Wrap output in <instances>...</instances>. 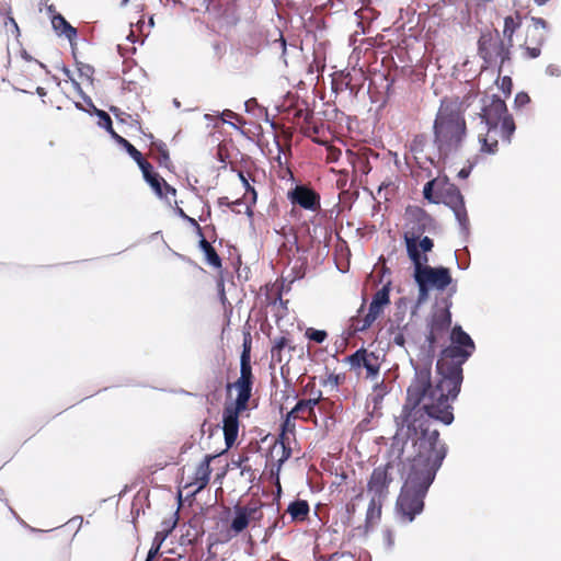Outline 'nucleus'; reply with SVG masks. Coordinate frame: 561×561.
Wrapping results in <instances>:
<instances>
[{
	"mask_svg": "<svg viewBox=\"0 0 561 561\" xmlns=\"http://www.w3.org/2000/svg\"><path fill=\"white\" fill-rule=\"evenodd\" d=\"M396 437L410 440L415 450L414 457L404 466L405 479L396 504L399 519L411 523L423 512L424 499L447 449L439 440L438 431L432 428V422L421 411L403 414Z\"/></svg>",
	"mask_w": 561,
	"mask_h": 561,
	"instance_id": "nucleus-2",
	"label": "nucleus"
},
{
	"mask_svg": "<svg viewBox=\"0 0 561 561\" xmlns=\"http://www.w3.org/2000/svg\"><path fill=\"white\" fill-rule=\"evenodd\" d=\"M290 198L293 203L298 204L300 207L308 210L314 211L320 207L318 194L305 186H297L290 193Z\"/></svg>",
	"mask_w": 561,
	"mask_h": 561,
	"instance_id": "nucleus-12",
	"label": "nucleus"
},
{
	"mask_svg": "<svg viewBox=\"0 0 561 561\" xmlns=\"http://www.w3.org/2000/svg\"><path fill=\"white\" fill-rule=\"evenodd\" d=\"M265 507L266 505L260 502H252L245 505H236L233 507V516L228 529L230 537L240 535L249 526H260L261 520L264 517L263 510Z\"/></svg>",
	"mask_w": 561,
	"mask_h": 561,
	"instance_id": "nucleus-8",
	"label": "nucleus"
},
{
	"mask_svg": "<svg viewBox=\"0 0 561 561\" xmlns=\"http://www.w3.org/2000/svg\"><path fill=\"white\" fill-rule=\"evenodd\" d=\"M173 528H174V525H171L170 529H168L167 531L170 533L171 530H173Z\"/></svg>",
	"mask_w": 561,
	"mask_h": 561,
	"instance_id": "nucleus-61",
	"label": "nucleus"
},
{
	"mask_svg": "<svg viewBox=\"0 0 561 561\" xmlns=\"http://www.w3.org/2000/svg\"><path fill=\"white\" fill-rule=\"evenodd\" d=\"M476 350L474 342L460 325L450 333V345L443 350L436 368L438 379L431 381V369L416 368L415 376L408 388L407 404L403 414L421 411L427 419L449 425L454 421L451 402L457 398L462 382L461 365Z\"/></svg>",
	"mask_w": 561,
	"mask_h": 561,
	"instance_id": "nucleus-1",
	"label": "nucleus"
},
{
	"mask_svg": "<svg viewBox=\"0 0 561 561\" xmlns=\"http://www.w3.org/2000/svg\"><path fill=\"white\" fill-rule=\"evenodd\" d=\"M320 396L318 398L300 400L289 412V416L294 419L299 417L300 413L307 412L309 415L312 414L314 407L319 403Z\"/></svg>",
	"mask_w": 561,
	"mask_h": 561,
	"instance_id": "nucleus-23",
	"label": "nucleus"
},
{
	"mask_svg": "<svg viewBox=\"0 0 561 561\" xmlns=\"http://www.w3.org/2000/svg\"><path fill=\"white\" fill-rule=\"evenodd\" d=\"M279 41H280V45H282L283 49H285V39L280 36Z\"/></svg>",
	"mask_w": 561,
	"mask_h": 561,
	"instance_id": "nucleus-57",
	"label": "nucleus"
},
{
	"mask_svg": "<svg viewBox=\"0 0 561 561\" xmlns=\"http://www.w3.org/2000/svg\"><path fill=\"white\" fill-rule=\"evenodd\" d=\"M499 137L502 138L501 126H481L478 137L481 151L495 153L497 151Z\"/></svg>",
	"mask_w": 561,
	"mask_h": 561,
	"instance_id": "nucleus-11",
	"label": "nucleus"
},
{
	"mask_svg": "<svg viewBox=\"0 0 561 561\" xmlns=\"http://www.w3.org/2000/svg\"><path fill=\"white\" fill-rule=\"evenodd\" d=\"M173 528H174V525H171L170 529H168L167 531L170 533L171 530H173Z\"/></svg>",
	"mask_w": 561,
	"mask_h": 561,
	"instance_id": "nucleus-62",
	"label": "nucleus"
},
{
	"mask_svg": "<svg viewBox=\"0 0 561 561\" xmlns=\"http://www.w3.org/2000/svg\"><path fill=\"white\" fill-rule=\"evenodd\" d=\"M214 457L210 455L205 456L203 461L197 466L195 471V481L196 491L203 490L209 482L211 469L210 461Z\"/></svg>",
	"mask_w": 561,
	"mask_h": 561,
	"instance_id": "nucleus-16",
	"label": "nucleus"
},
{
	"mask_svg": "<svg viewBox=\"0 0 561 561\" xmlns=\"http://www.w3.org/2000/svg\"><path fill=\"white\" fill-rule=\"evenodd\" d=\"M522 19L518 12L515 15H508L504 19L503 36L508 46H513V35L520 27Z\"/></svg>",
	"mask_w": 561,
	"mask_h": 561,
	"instance_id": "nucleus-19",
	"label": "nucleus"
},
{
	"mask_svg": "<svg viewBox=\"0 0 561 561\" xmlns=\"http://www.w3.org/2000/svg\"><path fill=\"white\" fill-rule=\"evenodd\" d=\"M394 465L388 462L385 466L375 468L367 482V495L386 500L389 494V485L394 479Z\"/></svg>",
	"mask_w": 561,
	"mask_h": 561,
	"instance_id": "nucleus-9",
	"label": "nucleus"
},
{
	"mask_svg": "<svg viewBox=\"0 0 561 561\" xmlns=\"http://www.w3.org/2000/svg\"><path fill=\"white\" fill-rule=\"evenodd\" d=\"M238 391L234 403L225 407L222 412V430L227 448L236 443L239 432V414L248 407L252 390V368L250 352L244 347L240 360V377L233 383Z\"/></svg>",
	"mask_w": 561,
	"mask_h": 561,
	"instance_id": "nucleus-5",
	"label": "nucleus"
},
{
	"mask_svg": "<svg viewBox=\"0 0 561 561\" xmlns=\"http://www.w3.org/2000/svg\"><path fill=\"white\" fill-rule=\"evenodd\" d=\"M471 168L472 167H469V168H462L459 172H458V176L460 179H467L471 172Z\"/></svg>",
	"mask_w": 561,
	"mask_h": 561,
	"instance_id": "nucleus-46",
	"label": "nucleus"
},
{
	"mask_svg": "<svg viewBox=\"0 0 561 561\" xmlns=\"http://www.w3.org/2000/svg\"><path fill=\"white\" fill-rule=\"evenodd\" d=\"M530 99L527 93L520 92L515 98V103L519 106H523L527 103H529Z\"/></svg>",
	"mask_w": 561,
	"mask_h": 561,
	"instance_id": "nucleus-40",
	"label": "nucleus"
},
{
	"mask_svg": "<svg viewBox=\"0 0 561 561\" xmlns=\"http://www.w3.org/2000/svg\"><path fill=\"white\" fill-rule=\"evenodd\" d=\"M451 324V314L449 311V305L446 306L445 309L436 311L428 324L430 332L427 335V342L430 345H433L437 341V335L440 332L447 330Z\"/></svg>",
	"mask_w": 561,
	"mask_h": 561,
	"instance_id": "nucleus-10",
	"label": "nucleus"
},
{
	"mask_svg": "<svg viewBox=\"0 0 561 561\" xmlns=\"http://www.w3.org/2000/svg\"><path fill=\"white\" fill-rule=\"evenodd\" d=\"M362 367L366 369L367 377L377 376L380 368L379 357L375 353L366 351Z\"/></svg>",
	"mask_w": 561,
	"mask_h": 561,
	"instance_id": "nucleus-24",
	"label": "nucleus"
},
{
	"mask_svg": "<svg viewBox=\"0 0 561 561\" xmlns=\"http://www.w3.org/2000/svg\"><path fill=\"white\" fill-rule=\"evenodd\" d=\"M114 139L126 149V151L135 161L140 160V157L142 156L141 152L137 150L128 140L119 135H115Z\"/></svg>",
	"mask_w": 561,
	"mask_h": 561,
	"instance_id": "nucleus-28",
	"label": "nucleus"
},
{
	"mask_svg": "<svg viewBox=\"0 0 561 561\" xmlns=\"http://www.w3.org/2000/svg\"><path fill=\"white\" fill-rule=\"evenodd\" d=\"M138 167L140 168L142 174H144V178L145 180L150 178L151 175H153L154 173L152 172V165L147 162L142 156L140 157V160L136 161Z\"/></svg>",
	"mask_w": 561,
	"mask_h": 561,
	"instance_id": "nucleus-32",
	"label": "nucleus"
},
{
	"mask_svg": "<svg viewBox=\"0 0 561 561\" xmlns=\"http://www.w3.org/2000/svg\"><path fill=\"white\" fill-rule=\"evenodd\" d=\"M37 93H38L39 95H45V91H44V89H43V88H37Z\"/></svg>",
	"mask_w": 561,
	"mask_h": 561,
	"instance_id": "nucleus-56",
	"label": "nucleus"
},
{
	"mask_svg": "<svg viewBox=\"0 0 561 561\" xmlns=\"http://www.w3.org/2000/svg\"><path fill=\"white\" fill-rule=\"evenodd\" d=\"M530 21L533 23L534 31H538V30L547 31L548 24H547V22L543 19L533 16L530 19Z\"/></svg>",
	"mask_w": 561,
	"mask_h": 561,
	"instance_id": "nucleus-34",
	"label": "nucleus"
},
{
	"mask_svg": "<svg viewBox=\"0 0 561 561\" xmlns=\"http://www.w3.org/2000/svg\"><path fill=\"white\" fill-rule=\"evenodd\" d=\"M417 236L413 232L404 233L407 253L413 263V278L419 287V295L415 302V310L428 299V293L432 289L443 291L453 282L450 272L447 267H432L426 254H421L416 247Z\"/></svg>",
	"mask_w": 561,
	"mask_h": 561,
	"instance_id": "nucleus-3",
	"label": "nucleus"
},
{
	"mask_svg": "<svg viewBox=\"0 0 561 561\" xmlns=\"http://www.w3.org/2000/svg\"><path fill=\"white\" fill-rule=\"evenodd\" d=\"M176 214L181 218H183L184 220L190 222V225L193 226L197 230V232L202 236V229L194 218H191L190 216H187L182 208H178Z\"/></svg>",
	"mask_w": 561,
	"mask_h": 561,
	"instance_id": "nucleus-33",
	"label": "nucleus"
},
{
	"mask_svg": "<svg viewBox=\"0 0 561 561\" xmlns=\"http://www.w3.org/2000/svg\"><path fill=\"white\" fill-rule=\"evenodd\" d=\"M467 136L466 121L457 104L443 101L434 122V145L439 158L455 156Z\"/></svg>",
	"mask_w": 561,
	"mask_h": 561,
	"instance_id": "nucleus-4",
	"label": "nucleus"
},
{
	"mask_svg": "<svg viewBox=\"0 0 561 561\" xmlns=\"http://www.w3.org/2000/svg\"><path fill=\"white\" fill-rule=\"evenodd\" d=\"M512 85V80L510 77L505 76L502 78V89H505V87H507V89L510 90V87Z\"/></svg>",
	"mask_w": 561,
	"mask_h": 561,
	"instance_id": "nucleus-47",
	"label": "nucleus"
},
{
	"mask_svg": "<svg viewBox=\"0 0 561 561\" xmlns=\"http://www.w3.org/2000/svg\"><path fill=\"white\" fill-rule=\"evenodd\" d=\"M291 419H294L293 416H289V413L286 415V419L283 423V433L280 435V445H279V449L282 451V456L280 458L277 460L278 462V470L280 469L282 465L290 457V454H291V449L289 447H286L285 443H284V436H285V432L289 431L291 432L295 427V424L291 422Z\"/></svg>",
	"mask_w": 561,
	"mask_h": 561,
	"instance_id": "nucleus-20",
	"label": "nucleus"
},
{
	"mask_svg": "<svg viewBox=\"0 0 561 561\" xmlns=\"http://www.w3.org/2000/svg\"><path fill=\"white\" fill-rule=\"evenodd\" d=\"M526 53L529 58H537L540 55L541 50L539 47H527Z\"/></svg>",
	"mask_w": 561,
	"mask_h": 561,
	"instance_id": "nucleus-43",
	"label": "nucleus"
},
{
	"mask_svg": "<svg viewBox=\"0 0 561 561\" xmlns=\"http://www.w3.org/2000/svg\"><path fill=\"white\" fill-rule=\"evenodd\" d=\"M159 547L152 545L148 551L147 561H151L153 558H156V556L159 553Z\"/></svg>",
	"mask_w": 561,
	"mask_h": 561,
	"instance_id": "nucleus-44",
	"label": "nucleus"
},
{
	"mask_svg": "<svg viewBox=\"0 0 561 561\" xmlns=\"http://www.w3.org/2000/svg\"><path fill=\"white\" fill-rule=\"evenodd\" d=\"M424 142H425L424 137H422V136H416V137L413 139L412 144H411V150H412L413 152L422 151V147H423Z\"/></svg>",
	"mask_w": 561,
	"mask_h": 561,
	"instance_id": "nucleus-36",
	"label": "nucleus"
},
{
	"mask_svg": "<svg viewBox=\"0 0 561 561\" xmlns=\"http://www.w3.org/2000/svg\"><path fill=\"white\" fill-rule=\"evenodd\" d=\"M538 5H543L545 3H547L549 0H534Z\"/></svg>",
	"mask_w": 561,
	"mask_h": 561,
	"instance_id": "nucleus-54",
	"label": "nucleus"
},
{
	"mask_svg": "<svg viewBox=\"0 0 561 561\" xmlns=\"http://www.w3.org/2000/svg\"><path fill=\"white\" fill-rule=\"evenodd\" d=\"M153 25H154L153 16H150L148 26L151 28V27H153Z\"/></svg>",
	"mask_w": 561,
	"mask_h": 561,
	"instance_id": "nucleus-55",
	"label": "nucleus"
},
{
	"mask_svg": "<svg viewBox=\"0 0 561 561\" xmlns=\"http://www.w3.org/2000/svg\"><path fill=\"white\" fill-rule=\"evenodd\" d=\"M168 535H169V531H158L153 538L152 545L161 548V545L165 540Z\"/></svg>",
	"mask_w": 561,
	"mask_h": 561,
	"instance_id": "nucleus-37",
	"label": "nucleus"
},
{
	"mask_svg": "<svg viewBox=\"0 0 561 561\" xmlns=\"http://www.w3.org/2000/svg\"><path fill=\"white\" fill-rule=\"evenodd\" d=\"M94 110H95L96 116L99 117L98 125L100 127L104 128L105 130H107L114 138L115 135H117V134L113 130L112 119H111L110 115L102 110H98V108H94Z\"/></svg>",
	"mask_w": 561,
	"mask_h": 561,
	"instance_id": "nucleus-27",
	"label": "nucleus"
},
{
	"mask_svg": "<svg viewBox=\"0 0 561 561\" xmlns=\"http://www.w3.org/2000/svg\"><path fill=\"white\" fill-rule=\"evenodd\" d=\"M50 22L57 36H64L70 44H73L78 37V32L60 13L53 14Z\"/></svg>",
	"mask_w": 561,
	"mask_h": 561,
	"instance_id": "nucleus-13",
	"label": "nucleus"
},
{
	"mask_svg": "<svg viewBox=\"0 0 561 561\" xmlns=\"http://www.w3.org/2000/svg\"><path fill=\"white\" fill-rule=\"evenodd\" d=\"M393 342H394V344H397L399 346H403L404 342H405L403 334L402 333L396 334L393 337Z\"/></svg>",
	"mask_w": 561,
	"mask_h": 561,
	"instance_id": "nucleus-45",
	"label": "nucleus"
},
{
	"mask_svg": "<svg viewBox=\"0 0 561 561\" xmlns=\"http://www.w3.org/2000/svg\"><path fill=\"white\" fill-rule=\"evenodd\" d=\"M240 178H241V180H242V182H243V184H244L245 188H247V190H251V191H252V193L255 195L254 190L250 187L249 182L247 181V179H245L241 173H240Z\"/></svg>",
	"mask_w": 561,
	"mask_h": 561,
	"instance_id": "nucleus-51",
	"label": "nucleus"
},
{
	"mask_svg": "<svg viewBox=\"0 0 561 561\" xmlns=\"http://www.w3.org/2000/svg\"><path fill=\"white\" fill-rule=\"evenodd\" d=\"M480 117L481 126H501L502 140L511 142L515 123L512 116L507 115L506 104L501 98L497 95L483 98Z\"/></svg>",
	"mask_w": 561,
	"mask_h": 561,
	"instance_id": "nucleus-6",
	"label": "nucleus"
},
{
	"mask_svg": "<svg viewBox=\"0 0 561 561\" xmlns=\"http://www.w3.org/2000/svg\"><path fill=\"white\" fill-rule=\"evenodd\" d=\"M288 346V340L285 336H280L274 341V344L271 348V357L272 360L282 363L283 357V351Z\"/></svg>",
	"mask_w": 561,
	"mask_h": 561,
	"instance_id": "nucleus-25",
	"label": "nucleus"
},
{
	"mask_svg": "<svg viewBox=\"0 0 561 561\" xmlns=\"http://www.w3.org/2000/svg\"><path fill=\"white\" fill-rule=\"evenodd\" d=\"M227 118H231V119H237V121H239V116H238V114H236L234 112H232V111H230V110H225V111L222 112V121H224V123H229V122L227 121Z\"/></svg>",
	"mask_w": 561,
	"mask_h": 561,
	"instance_id": "nucleus-42",
	"label": "nucleus"
},
{
	"mask_svg": "<svg viewBox=\"0 0 561 561\" xmlns=\"http://www.w3.org/2000/svg\"><path fill=\"white\" fill-rule=\"evenodd\" d=\"M386 500L369 497V504L366 512V527L374 526L381 516V507Z\"/></svg>",
	"mask_w": 561,
	"mask_h": 561,
	"instance_id": "nucleus-18",
	"label": "nucleus"
},
{
	"mask_svg": "<svg viewBox=\"0 0 561 561\" xmlns=\"http://www.w3.org/2000/svg\"><path fill=\"white\" fill-rule=\"evenodd\" d=\"M174 105L179 107L180 106L179 101L174 100Z\"/></svg>",
	"mask_w": 561,
	"mask_h": 561,
	"instance_id": "nucleus-60",
	"label": "nucleus"
},
{
	"mask_svg": "<svg viewBox=\"0 0 561 561\" xmlns=\"http://www.w3.org/2000/svg\"><path fill=\"white\" fill-rule=\"evenodd\" d=\"M250 471H251V467H249V466L241 467V474L248 473Z\"/></svg>",
	"mask_w": 561,
	"mask_h": 561,
	"instance_id": "nucleus-53",
	"label": "nucleus"
},
{
	"mask_svg": "<svg viewBox=\"0 0 561 561\" xmlns=\"http://www.w3.org/2000/svg\"><path fill=\"white\" fill-rule=\"evenodd\" d=\"M199 248L205 254V259L207 264H209L213 267H220L221 266V260L213 245L202 236V239L199 241Z\"/></svg>",
	"mask_w": 561,
	"mask_h": 561,
	"instance_id": "nucleus-22",
	"label": "nucleus"
},
{
	"mask_svg": "<svg viewBox=\"0 0 561 561\" xmlns=\"http://www.w3.org/2000/svg\"><path fill=\"white\" fill-rule=\"evenodd\" d=\"M389 295L390 283L383 285L376 291L367 311L371 314L373 318H378L382 313L383 307L390 304Z\"/></svg>",
	"mask_w": 561,
	"mask_h": 561,
	"instance_id": "nucleus-14",
	"label": "nucleus"
},
{
	"mask_svg": "<svg viewBox=\"0 0 561 561\" xmlns=\"http://www.w3.org/2000/svg\"><path fill=\"white\" fill-rule=\"evenodd\" d=\"M545 41H546V35H545L543 33H539V34L536 36V38H535V43H536L537 45H539V46H540V45H542V44L545 43Z\"/></svg>",
	"mask_w": 561,
	"mask_h": 561,
	"instance_id": "nucleus-48",
	"label": "nucleus"
},
{
	"mask_svg": "<svg viewBox=\"0 0 561 561\" xmlns=\"http://www.w3.org/2000/svg\"><path fill=\"white\" fill-rule=\"evenodd\" d=\"M412 232L414 233V231H412ZM415 234L419 237V234L416 232H415ZM416 247H417L419 252H420V250H422L424 252V254H426V252L432 251L434 243L430 237H424L420 241H419V239L416 240Z\"/></svg>",
	"mask_w": 561,
	"mask_h": 561,
	"instance_id": "nucleus-31",
	"label": "nucleus"
},
{
	"mask_svg": "<svg viewBox=\"0 0 561 561\" xmlns=\"http://www.w3.org/2000/svg\"><path fill=\"white\" fill-rule=\"evenodd\" d=\"M218 204H219L220 206H230V205H231V203L229 202V198H228V197H226V196H225V197H220V198L218 199Z\"/></svg>",
	"mask_w": 561,
	"mask_h": 561,
	"instance_id": "nucleus-49",
	"label": "nucleus"
},
{
	"mask_svg": "<svg viewBox=\"0 0 561 561\" xmlns=\"http://www.w3.org/2000/svg\"><path fill=\"white\" fill-rule=\"evenodd\" d=\"M511 47L504 43L497 31L482 33L478 42L480 57L488 67L497 66L499 72L511 60Z\"/></svg>",
	"mask_w": 561,
	"mask_h": 561,
	"instance_id": "nucleus-7",
	"label": "nucleus"
},
{
	"mask_svg": "<svg viewBox=\"0 0 561 561\" xmlns=\"http://www.w3.org/2000/svg\"><path fill=\"white\" fill-rule=\"evenodd\" d=\"M256 101L254 99H250L244 103L245 110L249 111L250 106L255 105Z\"/></svg>",
	"mask_w": 561,
	"mask_h": 561,
	"instance_id": "nucleus-52",
	"label": "nucleus"
},
{
	"mask_svg": "<svg viewBox=\"0 0 561 561\" xmlns=\"http://www.w3.org/2000/svg\"><path fill=\"white\" fill-rule=\"evenodd\" d=\"M306 336L311 341H314L317 343H322L327 339L328 334L323 330H316V329L310 328L306 331Z\"/></svg>",
	"mask_w": 561,
	"mask_h": 561,
	"instance_id": "nucleus-30",
	"label": "nucleus"
},
{
	"mask_svg": "<svg viewBox=\"0 0 561 561\" xmlns=\"http://www.w3.org/2000/svg\"><path fill=\"white\" fill-rule=\"evenodd\" d=\"M309 510V504L305 500L294 501L287 507V512L294 520H305Z\"/></svg>",
	"mask_w": 561,
	"mask_h": 561,
	"instance_id": "nucleus-21",
	"label": "nucleus"
},
{
	"mask_svg": "<svg viewBox=\"0 0 561 561\" xmlns=\"http://www.w3.org/2000/svg\"><path fill=\"white\" fill-rule=\"evenodd\" d=\"M382 537H383V541H385L387 548H389V549L392 548L394 545V536H393L392 530L385 529L382 531Z\"/></svg>",
	"mask_w": 561,
	"mask_h": 561,
	"instance_id": "nucleus-35",
	"label": "nucleus"
},
{
	"mask_svg": "<svg viewBox=\"0 0 561 561\" xmlns=\"http://www.w3.org/2000/svg\"><path fill=\"white\" fill-rule=\"evenodd\" d=\"M162 156H163L164 159L169 158V156H168V153L165 151L162 152Z\"/></svg>",
	"mask_w": 561,
	"mask_h": 561,
	"instance_id": "nucleus-58",
	"label": "nucleus"
},
{
	"mask_svg": "<svg viewBox=\"0 0 561 561\" xmlns=\"http://www.w3.org/2000/svg\"><path fill=\"white\" fill-rule=\"evenodd\" d=\"M146 182L151 186L153 192L159 197H168L169 195L175 196V188L170 186L157 173L146 179Z\"/></svg>",
	"mask_w": 561,
	"mask_h": 561,
	"instance_id": "nucleus-17",
	"label": "nucleus"
},
{
	"mask_svg": "<svg viewBox=\"0 0 561 561\" xmlns=\"http://www.w3.org/2000/svg\"><path fill=\"white\" fill-rule=\"evenodd\" d=\"M546 73L551 77H559L561 76V68L557 65H549L546 68Z\"/></svg>",
	"mask_w": 561,
	"mask_h": 561,
	"instance_id": "nucleus-39",
	"label": "nucleus"
},
{
	"mask_svg": "<svg viewBox=\"0 0 561 561\" xmlns=\"http://www.w3.org/2000/svg\"><path fill=\"white\" fill-rule=\"evenodd\" d=\"M374 392L378 399H382L383 396L387 393V388L383 385V382L377 383L375 386Z\"/></svg>",
	"mask_w": 561,
	"mask_h": 561,
	"instance_id": "nucleus-41",
	"label": "nucleus"
},
{
	"mask_svg": "<svg viewBox=\"0 0 561 561\" xmlns=\"http://www.w3.org/2000/svg\"><path fill=\"white\" fill-rule=\"evenodd\" d=\"M366 350L360 348L356 351L354 354L347 357V362L352 368H360L363 359L365 357Z\"/></svg>",
	"mask_w": 561,
	"mask_h": 561,
	"instance_id": "nucleus-29",
	"label": "nucleus"
},
{
	"mask_svg": "<svg viewBox=\"0 0 561 561\" xmlns=\"http://www.w3.org/2000/svg\"><path fill=\"white\" fill-rule=\"evenodd\" d=\"M433 186H434V181H430L423 187L424 197L431 202H434V199L432 198Z\"/></svg>",
	"mask_w": 561,
	"mask_h": 561,
	"instance_id": "nucleus-38",
	"label": "nucleus"
},
{
	"mask_svg": "<svg viewBox=\"0 0 561 561\" xmlns=\"http://www.w3.org/2000/svg\"><path fill=\"white\" fill-rule=\"evenodd\" d=\"M80 71L84 75H91L93 72V69L90 66H83Z\"/></svg>",
	"mask_w": 561,
	"mask_h": 561,
	"instance_id": "nucleus-50",
	"label": "nucleus"
},
{
	"mask_svg": "<svg viewBox=\"0 0 561 561\" xmlns=\"http://www.w3.org/2000/svg\"><path fill=\"white\" fill-rule=\"evenodd\" d=\"M377 318H373L369 312H367L363 318L359 316L354 317L352 319V328L354 331L363 332L367 330Z\"/></svg>",
	"mask_w": 561,
	"mask_h": 561,
	"instance_id": "nucleus-26",
	"label": "nucleus"
},
{
	"mask_svg": "<svg viewBox=\"0 0 561 561\" xmlns=\"http://www.w3.org/2000/svg\"><path fill=\"white\" fill-rule=\"evenodd\" d=\"M128 1H129V0H123V1H122V4H123V5H126Z\"/></svg>",
	"mask_w": 561,
	"mask_h": 561,
	"instance_id": "nucleus-59",
	"label": "nucleus"
},
{
	"mask_svg": "<svg viewBox=\"0 0 561 561\" xmlns=\"http://www.w3.org/2000/svg\"><path fill=\"white\" fill-rule=\"evenodd\" d=\"M449 205L455 214V217L460 226L461 231L466 233L469 227V219L462 195L459 192H457L455 196L451 197Z\"/></svg>",
	"mask_w": 561,
	"mask_h": 561,
	"instance_id": "nucleus-15",
	"label": "nucleus"
}]
</instances>
